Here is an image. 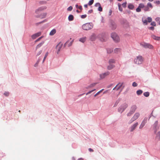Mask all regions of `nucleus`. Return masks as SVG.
I'll return each instance as SVG.
<instances>
[{"instance_id":"31","label":"nucleus","mask_w":160,"mask_h":160,"mask_svg":"<svg viewBox=\"0 0 160 160\" xmlns=\"http://www.w3.org/2000/svg\"><path fill=\"white\" fill-rule=\"evenodd\" d=\"M144 95L146 97H148L149 96V93L148 92H146L144 93Z\"/></svg>"},{"instance_id":"26","label":"nucleus","mask_w":160,"mask_h":160,"mask_svg":"<svg viewBox=\"0 0 160 160\" xmlns=\"http://www.w3.org/2000/svg\"><path fill=\"white\" fill-rule=\"evenodd\" d=\"M114 67V66L111 64H110V65L108 67V70H111Z\"/></svg>"},{"instance_id":"62","label":"nucleus","mask_w":160,"mask_h":160,"mask_svg":"<svg viewBox=\"0 0 160 160\" xmlns=\"http://www.w3.org/2000/svg\"><path fill=\"white\" fill-rule=\"evenodd\" d=\"M76 12H78V13H79V12H79V10H76Z\"/></svg>"},{"instance_id":"18","label":"nucleus","mask_w":160,"mask_h":160,"mask_svg":"<svg viewBox=\"0 0 160 160\" xmlns=\"http://www.w3.org/2000/svg\"><path fill=\"white\" fill-rule=\"evenodd\" d=\"M56 33V30L55 29H52L50 32L49 35L50 36H52Z\"/></svg>"},{"instance_id":"25","label":"nucleus","mask_w":160,"mask_h":160,"mask_svg":"<svg viewBox=\"0 0 160 160\" xmlns=\"http://www.w3.org/2000/svg\"><path fill=\"white\" fill-rule=\"evenodd\" d=\"M156 138L158 140L160 139V131L158 132L157 133H156Z\"/></svg>"},{"instance_id":"45","label":"nucleus","mask_w":160,"mask_h":160,"mask_svg":"<svg viewBox=\"0 0 160 160\" xmlns=\"http://www.w3.org/2000/svg\"><path fill=\"white\" fill-rule=\"evenodd\" d=\"M127 5V2H125L122 4V6L123 7L125 8Z\"/></svg>"},{"instance_id":"57","label":"nucleus","mask_w":160,"mask_h":160,"mask_svg":"<svg viewBox=\"0 0 160 160\" xmlns=\"http://www.w3.org/2000/svg\"><path fill=\"white\" fill-rule=\"evenodd\" d=\"M44 22V21H43L42 22H39V23H36V25H38V24H40V23H42V22Z\"/></svg>"},{"instance_id":"59","label":"nucleus","mask_w":160,"mask_h":160,"mask_svg":"<svg viewBox=\"0 0 160 160\" xmlns=\"http://www.w3.org/2000/svg\"><path fill=\"white\" fill-rule=\"evenodd\" d=\"M84 7L85 8H87L88 7V5L87 4H85L84 5Z\"/></svg>"},{"instance_id":"50","label":"nucleus","mask_w":160,"mask_h":160,"mask_svg":"<svg viewBox=\"0 0 160 160\" xmlns=\"http://www.w3.org/2000/svg\"><path fill=\"white\" fill-rule=\"evenodd\" d=\"M151 25L154 26H156V24L155 22H152L151 23Z\"/></svg>"},{"instance_id":"28","label":"nucleus","mask_w":160,"mask_h":160,"mask_svg":"<svg viewBox=\"0 0 160 160\" xmlns=\"http://www.w3.org/2000/svg\"><path fill=\"white\" fill-rule=\"evenodd\" d=\"M109 64L114 63L115 62V60L114 59H111L109 60Z\"/></svg>"},{"instance_id":"55","label":"nucleus","mask_w":160,"mask_h":160,"mask_svg":"<svg viewBox=\"0 0 160 160\" xmlns=\"http://www.w3.org/2000/svg\"><path fill=\"white\" fill-rule=\"evenodd\" d=\"M154 29V28L153 27H151L149 28V29L150 30H153Z\"/></svg>"},{"instance_id":"42","label":"nucleus","mask_w":160,"mask_h":160,"mask_svg":"<svg viewBox=\"0 0 160 160\" xmlns=\"http://www.w3.org/2000/svg\"><path fill=\"white\" fill-rule=\"evenodd\" d=\"M118 8L119 10L120 11H122V8L121 7V5L120 4H118Z\"/></svg>"},{"instance_id":"52","label":"nucleus","mask_w":160,"mask_h":160,"mask_svg":"<svg viewBox=\"0 0 160 160\" xmlns=\"http://www.w3.org/2000/svg\"><path fill=\"white\" fill-rule=\"evenodd\" d=\"M117 26L116 24L113 25L112 27V29H115L116 28Z\"/></svg>"},{"instance_id":"54","label":"nucleus","mask_w":160,"mask_h":160,"mask_svg":"<svg viewBox=\"0 0 160 160\" xmlns=\"http://www.w3.org/2000/svg\"><path fill=\"white\" fill-rule=\"evenodd\" d=\"M4 94L6 96H8L9 95L8 92H5L4 93Z\"/></svg>"},{"instance_id":"30","label":"nucleus","mask_w":160,"mask_h":160,"mask_svg":"<svg viewBox=\"0 0 160 160\" xmlns=\"http://www.w3.org/2000/svg\"><path fill=\"white\" fill-rule=\"evenodd\" d=\"M107 52L108 53H110L113 51V49L111 48H108L107 50Z\"/></svg>"},{"instance_id":"43","label":"nucleus","mask_w":160,"mask_h":160,"mask_svg":"<svg viewBox=\"0 0 160 160\" xmlns=\"http://www.w3.org/2000/svg\"><path fill=\"white\" fill-rule=\"evenodd\" d=\"M87 16V15L86 14H84V15H82L81 16V18H82V19H84V18H85Z\"/></svg>"},{"instance_id":"63","label":"nucleus","mask_w":160,"mask_h":160,"mask_svg":"<svg viewBox=\"0 0 160 160\" xmlns=\"http://www.w3.org/2000/svg\"><path fill=\"white\" fill-rule=\"evenodd\" d=\"M107 91H105L103 92V93H107Z\"/></svg>"},{"instance_id":"37","label":"nucleus","mask_w":160,"mask_h":160,"mask_svg":"<svg viewBox=\"0 0 160 160\" xmlns=\"http://www.w3.org/2000/svg\"><path fill=\"white\" fill-rule=\"evenodd\" d=\"M93 2L94 0H91L89 1L88 5L89 6H91L93 3Z\"/></svg>"},{"instance_id":"48","label":"nucleus","mask_w":160,"mask_h":160,"mask_svg":"<svg viewBox=\"0 0 160 160\" xmlns=\"http://www.w3.org/2000/svg\"><path fill=\"white\" fill-rule=\"evenodd\" d=\"M100 6H101V5L100 4V3H96L95 4V7H99Z\"/></svg>"},{"instance_id":"46","label":"nucleus","mask_w":160,"mask_h":160,"mask_svg":"<svg viewBox=\"0 0 160 160\" xmlns=\"http://www.w3.org/2000/svg\"><path fill=\"white\" fill-rule=\"evenodd\" d=\"M136 10L137 12H139L141 11V8L138 7L136 9Z\"/></svg>"},{"instance_id":"4","label":"nucleus","mask_w":160,"mask_h":160,"mask_svg":"<svg viewBox=\"0 0 160 160\" xmlns=\"http://www.w3.org/2000/svg\"><path fill=\"white\" fill-rule=\"evenodd\" d=\"M128 105L127 103H125L121 106L118 109V111L120 113H122L128 107Z\"/></svg>"},{"instance_id":"14","label":"nucleus","mask_w":160,"mask_h":160,"mask_svg":"<svg viewBox=\"0 0 160 160\" xmlns=\"http://www.w3.org/2000/svg\"><path fill=\"white\" fill-rule=\"evenodd\" d=\"M41 33L40 32L37 33L32 36V38L33 39H35L37 37L41 35Z\"/></svg>"},{"instance_id":"60","label":"nucleus","mask_w":160,"mask_h":160,"mask_svg":"<svg viewBox=\"0 0 160 160\" xmlns=\"http://www.w3.org/2000/svg\"><path fill=\"white\" fill-rule=\"evenodd\" d=\"M41 38V37L38 38L37 40L36 41H39Z\"/></svg>"},{"instance_id":"20","label":"nucleus","mask_w":160,"mask_h":160,"mask_svg":"<svg viewBox=\"0 0 160 160\" xmlns=\"http://www.w3.org/2000/svg\"><path fill=\"white\" fill-rule=\"evenodd\" d=\"M97 84V83H93L92 84H91L90 85L86 87V88L88 89L89 88H92V87H93L95 86V85Z\"/></svg>"},{"instance_id":"40","label":"nucleus","mask_w":160,"mask_h":160,"mask_svg":"<svg viewBox=\"0 0 160 160\" xmlns=\"http://www.w3.org/2000/svg\"><path fill=\"white\" fill-rule=\"evenodd\" d=\"M152 21V19L150 17H148V18H147V21L149 22H151Z\"/></svg>"},{"instance_id":"49","label":"nucleus","mask_w":160,"mask_h":160,"mask_svg":"<svg viewBox=\"0 0 160 160\" xmlns=\"http://www.w3.org/2000/svg\"><path fill=\"white\" fill-rule=\"evenodd\" d=\"M137 85V84L135 82H133L132 85V86L133 87H136Z\"/></svg>"},{"instance_id":"15","label":"nucleus","mask_w":160,"mask_h":160,"mask_svg":"<svg viewBox=\"0 0 160 160\" xmlns=\"http://www.w3.org/2000/svg\"><path fill=\"white\" fill-rule=\"evenodd\" d=\"M121 50L120 48H116L114 50L115 53L117 54H120L121 53Z\"/></svg>"},{"instance_id":"51","label":"nucleus","mask_w":160,"mask_h":160,"mask_svg":"<svg viewBox=\"0 0 160 160\" xmlns=\"http://www.w3.org/2000/svg\"><path fill=\"white\" fill-rule=\"evenodd\" d=\"M42 52V50L40 51H39L38 53H37V56H39V55H40L41 53Z\"/></svg>"},{"instance_id":"8","label":"nucleus","mask_w":160,"mask_h":160,"mask_svg":"<svg viewBox=\"0 0 160 160\" xmlns=\"http://www.w3.org/2000/svg\"><path fill=\"white\" fill-rule=\"evenodd\" d=\"M137 108V107L136 105H132L131 107L130 112L128 114V116H130L131 114L135 112Z\"/></svg>"},{"instance_id":"34","label":"nucleus","mask_w":160,"mask_h":160,"mask_svg":"<svg viewBox=\"0 0 160 160\" xmlns=\"http://www.w3.org/2000/svg\"><path fill=\"white\" fill-rule=\"evenodd\" d=\"M48 52H47L46 54H45V55L44 57V58H43V62L45 60L47 56H48Z\"/></svg>"},{"instance_id":"27","label":"nucleus","mask_w":160,"mask_h":160,"mask_svg":"<svg viewBox=\"0 0 160 160\" xmlns=\"http://www.w3.org/2000/svg\"><path fill=\"white\" fill-rule=\"evenodd\" d=\"M142 91L141 90H138L137 92V94L138 95H140L142 94Z\"/></svg>"},{"instance_id":"5","label":"nucleus","mask_w":160,"mask_h":160,"mask_svg":"<svg viewBox=\"0 0 160 160\" xmlns=\"http://www.w3.org/2000/svg\"><path fill=\"white\" fill-rule=\"evenodd\" d=\"M62 45L63 44L62 42H60L56 46V52L57 54H58L59 53V52L60 51Z\"/></svg>"},{"instance_id":"11","label":"nucleus","mask_w":160,"mask_h":160,"mask_svg":"<svg viewBox=\"0 0 160 160\" xmlns=\"http://www.w3.org/2000/svg\"><path fill=\"white\" fill-rule=\"evenodd\" d=\"M47 15V13L45 12H44L41 13L40 15H37L36 16V17L37 18H43L46 17Z\"/></svg>"},{"instance_id":"13","label":"nucleus","mask_w":160,"mask_h":160,"mask_svg":"<svg viewBox=\"0 0 160 160\" xmlns=\"http://www.w3.org/2000/svg\"><path fill=\"white\" fill-rule=\"evenodd\" d=\"M143 46L145 48H148L150 49H152L153 46L151 44L149 43H145L143 44Z\"/></svg>"},{"instance_id":"33","label":"nucleus","mask_w":160,"mask_h":160,"mask_svg":"<svg viewBox=\"0 0 160 160\" xmlns=\"http://www.w3.org/2000/svg\"><path fill=\"white\" fill-rule=\"evenodd\" d=\"M138 7H139L141 9V8H144V9L145 6H144L143 4L142 3H140L139 4Z\"/></svg>"},{"instance_id":"7","label":"nucleus","mask_w":160,"mask_h":160,"mask_svg":"<svg viewBox=\"0 0 160 160\" xmlns=\"http://www.w3.org/2000/svg\"><path fill=\"white\" fill-rule=\"evenodd\" d=\"M153 8V6L152 4L150 2H148L147 3V6H145L144 10L145 11H148L150 10V8L152 9Z\"/></svg>"},{"instance_id":"56","label":"nucleus","mask_w":160,"mask_h":160,"mask_svg":"<svg viewBox=\"0 0 160 160\" xmlns=\"http://www.w3.org/2000/svg\"><path fill=\"white\" fill-rule=\"evenodd\" d=\"M88 150L90 152H93V150L91 148H89Z\"/></svg>"},{"instance_id":"38","label":"nucleus","mask_w":160,"mask_h":160,"mask_svg":"<svg viewBox=\"0 0 160 160\" xmlns=\"http://www.w3.org/2000/svg\"><path fill=\"white\" fill-rule=\"evenodd\" d=\"M95 35L94 34H92V36H91V40L92 41H93L95 38Z\"/></svg>"},{"instance_id":"53","label":"nucleus","mask_w":160,"mask_h":160,"mask_svg":"<svg viewBox=\"0 0 160 160\" xmlns=\"http://www.w3.org/2000/svg\"><path fill=\"white\" fill-rule=\"evenodd\" d=\"M155 3L158 4H160V1L159 0L157 1Z\"/></svg>"},{"instance_id":"21","label":"nucleus","mask_w":160,"mask_h":160,"mask_svg":"<svg viewBox=\"0 0 160 160\" xmlns=\"http://www.w3.org/2000/svg\"><path fill=\"white\" fill-rule=\"evenodd\" d=\"M74 17L72 15H70L68 17V19L69 21H72L73 20Z\"/></svg>"},{"instance_id":"22","label":"nucleus","mask_w":160,"mask_h":160,"mask_svg":"<svg viewBox=\"0 0 160 160\" xmlns=\"http://www.w3.org/2000/svg\"><path fill=\"white\" fill-rule=\"evenodd\" d=\"M139 116H140L139 113H136L135 114V115L133 117V118L135 119H137L139 117Z\"/></svg>"},{"instance_id":"23","label":"nucleus","mask_w":160,"mask_h":160,"mask_svg":"<svg viewBox=\"0 0 160 160\" xmlns=\"http://www.w3.org/2000/svg\"><path fill=\"white\" fill-rule=\"evenodd\" d=\"M128 7L129 9H133L134 8V6L132 4L130 3L128 5Z\"/></svg>"},{"instance_id":"9","label":"nucleus","mask_w":160,"mask_h":160,"mask_svg":"<svg viewBox=\"0 0 160 160\" xmlns=\"http://www.w3.org/2000/svg\"><path fill=\"white\" fill-rule=\"evenodd\" d=\"M46 8L47 7L46 6L41 7L36 10L35 11V13L38 14V13L39 12L45 9H46Z\"/></svg>"},{"instance_id":"58","label":"nucleus","mask_w":160,"mask_h":160,"mask_svg":"<svg viewBox=\"0 0 160 160\" xmlns=\"http://www.w3.org/2000/svg\"><path fill=\"white\" fill-rule=\"evenodd\" d=\"M112 13V11L111 10L109 12V14L110 15Z\"/></svg>"},{"instance_id":"32","label":"nucleus","mask_w":160,"mask_h":160,"mask_svg":"<svg viewBox=\"0 0 160 160\" xmlns=\"http://www.w3.org/2000/svg\"><path fill=\"white\" fill-rule=\"evenodd\" d=\"M76 7L78 9L80 10H82V7L81 6H78V4L76 5Z\"/></svg>"},{"instance_id":"16","label":"nucleus","mask_w":160,"mask_h":160,"mask_svg":"<svg viewBox=\"0 0 160 160\" xmlns=\"http://www.w3.org/2000/svg\"><path fill=\"white\" fill-rule=\"evenodd\" d=\"M138 124V123L137 122L132 126L131 128L130 131L132 132L135 129Z\"/></svg>"},{"instance_id":"47","label":"nucleus","mask_w":160,"mask_h":160,"mask_svg":"<svg viewBox=\"0 0 160 160\" xmlns=\"http://www.w3.org/2000/svg\"><path fill=\"white\" fill-rule=\"evenodd\" d=\"M72 9V6H70L68 8V10L69 11H71Z\"/></svg>"},{"instance_id":"12","label":"nucleus","mask_w":160,"mask_h":160,"mask_svg":"<svg viewBox=\"0 0 160 160\" xmlns=\"http://www.w3.org/2000/svg\"><path fill=\"white\" fill-rule=\"evenodd\" d=\"M109 74V72H107L100 75L101 79H102L105 78L106 76L108 75Z\"/></svg>"},{"instance_id":"2","label":"nucleus","mask_w":160,"mask_h":160,"mask_svg":"<svg viewBox=\"0 0 160 160\" xmlns=\"http://www.w3.org/2000/svg\"><path fill=\"white\" fill-rule=\"evenodd\" d=\"M93 27V25L92 23H87L82 25V28L85 30H88L91 29Z\"/></svg>"},{"instance_id":"64","label":"nucleus","mask_w":160,"mask_h":160,"mask_svg":"<svg viewBox=\"0 0 160 160\" xmlns=\"http://www.w3.org/2000/svg\"><path fill=\"white\" fill-rule=\"evenodd\" d=\"M154 0H148V1H150V2H152V1H153Z\"/></svg>"},{"instance_id":"44","label":"nucleus","mask_w":160,"mask_h":160,"mask_svg":"<svg viewBox=\"0 0 160 160\" xmlns=\"http://www.w3.org/2000/svg\"><path fill=\"white\" fill-rule=\"evenodd\" d=\"M98 10L100 12H101L102 11V9L101 6H100L99 7L98 9Z\"/></svg>"},{"instance_id":"24","label":"nucleus","mask_w":160,"mask_h":160,"mask_svg":"<svg viewBox=\"0 0 160 160\" xmlns=\"http://www.w3.org/2000/svg\"><path fill=\"white\" fill-rule=\"evenodd\" d=\"M146 123V122H145V121H143L142 122L141 125H140L139 127V128L140 129L142 128L145 125V124Z\"/></svg>"},{"instance_id":"10","label":"nucleus","mask_w":160,"mask_h":160,"mask_svg":"<svg viewBox=\"0 0 160 160\" xmlns=\"http://www.w3.org/2000/svg\"><path fill=\"white\" fill-rule=\"evenodd\" d=\"M158 122L156 121L153 125V127L154 128V133H156L157 131L159 129V127L158 126Z\"/></svg>"},{"instance_id":"35","label":"nucleus","mask_w":160,"mask_h":160,"mask_svg":"<svg viewBox=\"0 0 160 160\" xmlns=\"http://www.w3.org/2000/svg\"><path fill=\"white\" fill-rule=\"evenodd\" d=\"M43 44V43H41L38 44L36 47V49H37L38 48L40 47Z\"/></svg>"},{"instance_id":"29","label":"nucleus","mask_w":160,"mask_h":160,"mask_svg":"<svg viewBox=\"0 0 160 160\" xmlns=\"http://www.w3.org/2000/svg\"><path fill=\"white\" fill-rule=\"evenodd\" d=\"M155 20L158 24L160 25V18L157 17L156 18Z\"/></svg>"},{"instance_id":"41","label":"nucleus","mask_w":160,"mask_h":160,"mask_svg":"<svg viewBox=\"0 0 160 160\" xmlns=\"http://www.w3.org/2000/svg\"><path fill=\"white\" fill-rule=\"evenodd\" d=\"M96 90L95 89H94L92 90H91V91H90L89 92H87V93H86V95H88L90 93H92V92H93V91H95Z\"/></svg>"},{"instance_id":"36","label":"nucleus","mask_w":160,"mask_h":160,"mask_svg":"<svg viewBox=\"0 0 160 160\" xmlns=\"http://www.w3.org/2000/svg\"><path fill=\"white\" fill-rule=\"evenodd\" d=\"M103 89H102V90H100L97 93H96L94 95V96L95 97H96V96H97V95H99V94L103 90Z\"/></svg>"},{"instance_id":"17","label":"nucleus","mask_w":160,"mask_h":160,"mask_svg":"<svg viewBox=\"0 0 160 160\" xmlns=\"http://www.w3.org/2000/svg\"><path fill=\"white\" fill-rule=\"evenodd\" d=\"M151 37L154 40L158 41L160 40V37H157L155 35H152L151 36Z\"/></svg>"},{"instance_id":"19","label":"nucleus","mask_w":160,"mask_h":160,"mask_svg":"<svg viewBox=\"0 0 160 160\" xmlns=\"http://www.w3.org/2000/svg\"><path fill=\"white\" fill-rule=\"evenodd\" d=\"M86 37H82V38H80L79 40V41L82 42H84L86 40Z\"/></svg>"},{"instance_id":"39","label":"nucleus","mask_w":160,"mask_h":160,"mask_svg":"<svg viewBox=\"0 0 160 160\" xmlns=\"http://www.w3.org/2000/svg\"><path fill=\"white\" fill-rule=\"evenodd\" d=\"M142 22L143 23L146 25L147 24V20L146 19H142Z\"/></svg>"},{"instance_id":"1","label":"nucleus","mask_w":160,"mask_h":160,"mask_svg":"<svg viewBox=\"0 0 160 160\" xmlns=\"http://www.w3.org/2000/svg\"><path fill=\"white\" fill-rule=\"evenodd\" d=\"M144 60V58L141 55H139L135 58L134 60V63L139 65L143 63Z\"/></svg>"},{"instance_id":"3","label":"nucleus","mask_w":160,"mask_h":160,"mask_svg":"<svg viewBox=\"0 0 160 160\" xmlns=\"http://www.w3.org/2000/svg\"><path fill=\"white\" fill-rule=\"evenodd\" d=\"M111 36L115 42H118L119 41L120 38L116 33H112L111 34Z\"/></svg>"},{"instance_id":"6","label":"nucleus","mask_w":160,"mask_h":160,"mask_svg":"<svg viewBox=\"0 0 160 160\" xmlns=\"http://www.w3.org/2000/svg\"><path fill=\"white\" fill-rule=\"evenodd\" d=\"M123 84L122 83H119L113 88V90H118L121 89L120 91H121L123 88H122Z\"/></svg>"},{"instance_id":"61","label":"nucleus","mask_w":160,"mask_h":160,"mask_svg":"<svg viewBox=\"0 0 160 160\" xmlns=\"http://www.w3.org/2000/svg\"><path fill=\"white\" fill-rule=\"evenodd\" d=\"M78 160H83V159L82 158H79Z\"/></svg>"}]
</instances>
